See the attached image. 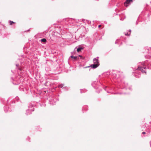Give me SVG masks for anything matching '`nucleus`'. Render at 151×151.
Listing matches in <instances>:
<instances>
[{
	"label": "nucleus",
	"instance_id": "obj_1",
	"mask_svg": "<svg viewBox=\"0 0 151 151\" xmlns=\"http://www.w3.org/2000/svg\"><path fill=\"white\" fill-rule=\"evenodd\" d=\"M141 65H138L137 69H136L135 72L133 73V75L136 78L140 77L141 71L142 73L146 74V69L147 68L151 69V60H147L140 63Z\"/></svg>",
	"mask_w": 151,
	"mask_h": 151
},
{
	"label": "nucleus",
	"instance_id": "obj_2",
	"mask_svg": "<svg viewBox=\"0 0 151 151\" xmlns=\"http://www.w3.org/2000/svg\"><path fill=\"white\" fill-rule=\"evenodd\" d=\"M111 74L113 78L115 79H119L123 77V72L119 71L113 70Z\"/></svg>",
	"mask_w": 151,
	"mask_h": 151
},
{
	"label": "nucleus",
	"instance_id": "obj_3",
	"mask_svg": "<svg viewBox=\"0 0 151 151\" xmlns=\"http://www.w3.org/2000/svg\"><path fill=\"white\" fill-rule=\"evenodd\" d=\"M35 106V102H32L30 103L28 106L29 109L26 110V114L27 115L30 114L32 111H34V107Z\"/></svg>",
	"mask_w": 151,
	"mask_h": 151
},
{
	"label": "nucleus",
	"instance_id": "obj_4",
	"mask_svg": "<svg viewBox=\"0 0 151 151\" xmlns=\"http://www.w3.org/2000/svg\"><path fill=\"white\" fill-rule=\"evenodd\" d=\"M99 58V57H97L96 58H94L93 60V62L94 63L93 64L91 65L90 66L84 67L83 68H89L90 67L93 69H95L97 68L99 65V60H98Z\"/></svg>",
	"mask_w": 151,
	"mask_h": 151
},
{
	"label": "nucleus",
	"instance_id": "obj_5",
	"mask_svg": "<svg viewBox=\"0 0 151 151\" xmlns=\"http://www.w3.org/2000/svg\"><path fill=\"white\" fill-rule=\"evenodd\" d=\"M49 103L51 105H54L55 104L57 101L58 100V98L57 96L52 95L48 98Z\"/></svg>",
	"mask_w": 151,
	"mask_h": 151
},
{
	"label": "nucleus",
	"instance_id": "obj_6",
	"mask_svg": "<svg viewBox=\"0 0 151 151\" xmlns=\"http://www.w3.org/2000/svg\"><path fill=\"white\" fill-rule=\"evenodd\" d=\"M11 99L10 98L8 99L6 101H5L4 99H2V102L3 103V104H6V106H4V111L5 112L11 111L10 109L9 108V107H8V106L7 105V104H9V101H11ZM11 101H10V102Z\"/></svg>",
	"mask_w": 151,
	"mask_h": 151
},
{
	"label": "nucleus",
	"instance_id": "obj_7",
	"mask_svg": "<svg viewBox=\"0 0 151 151\" xmlns=\"http://www.w3.org/2000/svg\"><path fill=\"white\" fill-rule=\"evenodd\" d=\"M145 51L143 52L147 54L146 55H145V57L146 58H151V48H144Z\"/></svg>",
	"mask_w": 151,
	"mask_h": 151
},
{
	"label": "nucleus",
	"instance_id": "obj_8",
	"mask_svg": "<svg viewBox=\"0 0 151 151\" xmlns=\"http://www.w3.org/2000/svg\"><path fill=\"white\" fill-rule=\"evenodd\" d=\"M121 82L120 86L122 88H125L126 89H129L130 90L132 89L131 87L128 86V83L127 82L124 81H122Z\"/></svg>",
	"mask_w": 151,
	"mask_h": 151
},
{
	"label": "nucleus",
	"instance_id": "obj_9",
	"mask_svg": "<svg viewBox=\"0 0 151 151\" xmlns=\"http://www.w3.org/2000/svg\"><path fill=\"white\" fill-rule=\"evenodd\" d=\"M101 85L100 82L98 81H93L91 83V85L95 89L99 88V86Z\"/></svg>",
	"mask_w": 151,
	"mask_h": 151
},
{
	"label": "nucleus",
	"instance_id": "obj_10",
	"mask_svg": "<svg viewBox=\"0 0 151 151\" xmlns=\"http://www.w3.org/2000/svg\"><path fill=\"white\" fill-rule=\"evenodd\" d=\"M111 72L110 73L109 71H107L102 74V76L104 77H107L109 76V75H111Z\"/></svg>",
	"mask_w": 151,
	"mask_h": 151
},
{
	"label": "nucleus",
	"instance_id": "obj_11",
	"mask_svg": "<svg viewBox=\"0 0 151 151\" xmlns=\"http://www.w3.org/2000/svg\"><path fill=\"white\" fill-rule=\"evenodd\" d=\"M132 1V0H126L124 3V5L126 6H127Z\"/></svg>",
	"mask_w": 151,
	"mask_h": 151
},
{
	"label": "nucleus",
	"instance_id": "obj_12",
	"mask_svg": "<svg viewBox=\"0 0 151 151\" xmlns=\"http://www.w3.org/2000/svg\"><path fill=\"white\" fill-rule=\"evenodd\" d=\"M16 65L18 71L19 70L20 71L22 70L21 68L19 67V64H16Z\"/></svg>",
	"mask_w": 151,
	"mask_h": 151
},
{
	"label": "nucleus",
	"instance_id": "obj_13",
	"mask_svg": "<svg viewBox=\"0 0 151 151\" xmlns=\"http://www.w3.org/2000/svg\"><path fill=\"white\" fill-rule=\"evenodd\" d=\"M88 110V106H84L82 108V110L83 111V110L86 111Z\"/></svg>",
	"mask_w": 151,
	"mask_h": 151
},
{
	"label": "nucleus",
	"instance_id": "obj_14",
	"mask_svg": "<svg viewBox=\"0 0 151 151\" xmlns=\"http://www.w3.org/2000/svg\"><path fill=\"white\" fill-rule=\"evenodd\" d=\"M70 58H73V60H76L77 59V56H74L73 55H71L70 56Z\"/></svg>",
	"mask_w": 151,
	"mask_h": 151
},
{
	"label": "nucleus",
	"instance_id": "obj_15",
	"mask_svg": "<svg viewBox=\"0 0 151 151\" xmlns=\"http://www.w3.org/2000/svg\"><path fill=\"white\" fill-rule=\"evenodd\" d=\"M84 48H78L77 49V51L78 52L80 51L81 50L83 49Z\"/></svg>",
	"mask_w": 151,
	"mask_h": 151
},
{
	"label": "nucleus",
	"instance_id": "obj_16",
	"mask_svg": "<svg viewBox=\"0 0 151 151\" xmlns=\"http://www.w3.org/2000/svg\"><path fill=\"white\" fill-rule=\"evenodd\" d=\"M11 78L12 79V80H13V82H12V83H13L14 85H18V84L19 83H18V82H16L15 83V82H14V81L13 79V78H12V77Z\"/></svg>",
	"mask_w": 151,
	"mask_h": 151
},
{
	"label": "nucleus",
	"instance_id": "obj_17",
	"mask_svg": "<svg viewBox=\"0 0 151 151\" xmlns=\"http://www.w3.org/2000/svg\"><path fill=\"white\" fill-rule=\"evenodd\" d=\"M41 41L42 42H43L44 43H45L46 42V40L45 38H43L41 40Z\"/></svg>",
	"mask_w": 151,
	"mask_h": 151
},
{
	"label": "nucleus",
	"instance_id": "obj_18",
	"mask_svg": "<svg viewBox=\"0 0 151 151\" xmlns=\"http://www.w3.org/2000/svg\"><path fill=\"white\" fill-rule=\"evenodd\" d=\"M64 86V84H60L58 86V87L59 88H62Z\"/></svg>",
	"mask_w": 151,
	"mask_h": 151
},
{
	"label": "nucleus",
	"instance_id": "obj_19",
	"mask_svg": "<svg viewBox=\"0 0 151 151\" xmlns=\"http://www.w3.org/2000/svg\"><path fill=\"white\" fill-rule=\"evenodd\" d=\"M45 106H46V104H40V106L41 107H45Z\"/></svg>",
	"mask_w": 151,
	"mask_h": 151
},
{
	"label": "nucleus",
	"instance_id": "obj_20",
	"mask_svg": "<svg viewBox=\"0 0 151 151\" xmlns=\"http://www.w3.org/2000/svg\"><path fill=\"white\" fill-rule=\"evenodd\" d=\"M130 33L129 34L128 33H125V35L126 36H129L130 35Z\"/></svg>",
	"mask_w": 151,
	"mask_h": 151
},
{
	"label": "nucleus",
	"instance_id": "obj_21",
	"mask_svg": "<svg viewBox=\"0 0 151 151\" xmlns=\"http://www.w3.org/2000/svg\"><path fill=\"white\" fill-rule=\"evenodd\" d=\"M15 99L17 101H18L19 99V98L18 96H17L15 98Z\"/></svg>",
	"mask_w": 151,
	"mask_h": 151
},
{
	"label": "nucleus",
	"instance_id": "obj_22",
	"mask_svg": "<svg viewBox=\"0 0 151 151\" xmlns=\"http://www.w3.org/2000/svg\"><path fill=\"white\" fill-rule=\"evenodd\" d=\"M10 24L11 25H12V23H14V22H13L12 21H10Z\"/></svg>",
	"mask_w": 151,
	"mask_h": 151
},
{
	"label": "nucleus",
	"instance_id": "obj_23",
	"mask_svg": "<svg viewBox=\"0 0 151 151\" xmlns=\"http://www.w3.org/2000/svg\"><path fill=\"white\" fill-rule=\"evenodd\" d=\"M75 53V52H74V51H73V52H71V54L72 55H73Z\"/></svg>",
	"mask_w": 151,
	"mask_h": 151
},
{
	"label": "nucleus",
	"instance_id": "obj_24",
	"mask_svg": "<svg viewBox=\"0 0 151 151\" xmlns=\"http://www.w3.org/2000/svg\"><path fill=\"white\" fill-rule=\"evenodd\" d=\"M122 93H114V94H122Z\"/></svg>",
	"mask_w": 151,
	"mask_h": 151
},
{
	"label": "nucleus",
	"instance_id": "obj_25",
	"mask_svg": "<svg viewBox=\"0 0 151 151\" xmlns=\"http://www.w3.org/2000/svg\"><path fill=\"white\" fill-rule=\"evenodd\" d=\"M63 88H66L67 90L68 89V87H64Z\"/></svg>",
	"mask_w": 151,
	"mask_h": 151
},
{
	"label": "nucleus",
	"instance_id": "obj_26",
	"mask_svg": "<svg viewBox=\"0 0 151 151\" xmlns=\"http://www.w3.org/2000/svg\"><path fill=\"white\" fill-rule=\"evenodd\" d=\"M101 89H99V92H98L97 91H96V92H98V93H99V92H100L101 91Z\"/></svg>",
	"mask_w": 151,
	"mask_h": 151
},
{
	"label": "nucleus",
	"instance_id": "obj_27",
	"mask_svg": "<svg viewBox=\"0 0 151 151\" xmlns=\"http://www.w3.org/2000/svg\"><path fill=\"white\" fill-rule=\"evenodd\" d=\"M75 48L74 50L73 51H74V52H75V53L76 52V48Z\"/></svg>",
	"mask_w": 151,
	"mask_h": 151
},
{
	"label": "nucleus",
	"instance_id": "obj_28",
	"mask_svg": "<svg viewBox=\"0 0 151 151\" xmlns=\"http://www.w3.org/2000/svg\"><path fill=\"white\" fill-rule=\"evenodd\" d=\"M146 134V132H143L142 133V134Z\"/></svg>",
	"mask_w": 151,
	"mask_h": 151
},
{
	"label": "nucleus",
	"instance_id": "obj_29",
	"mask_svg": "<svg viewBox=\"0 0 151 151\" xmlns=\"http://www.w3.org/2000/svg\"><path fill=\"white\" fill-rule=\"evenodd\" d=\"M82 89H81L80 90V93H82Z\"/></svg>",
	"mask_w": 151,
	"mask_h": 151
},
{
	"label": "nucleus",
	"instance_id": "obj_30",
	"mask_svg": "<svg viewBox=\"0 0 151 151\" xmlns=\"http://www.w3.org/2000/svg\"><path fill=\"white\" fill-rule=\"evenodd\" d=\"M45 86H47V82H46L45 83Z\"/></svg>",
	"mask_w": 151,
	"mask_h": 151
},
{
	"label": "nucleus",
	"instance_id": "obj_31",
	"mask_svg": "<svg viewBox=\"0 0 151 151\" xmlns=\"http://www.w3.org/2000/svg\"><path fill=\"white\" fill-rule=\"evenodd\" d=\"M150 147H151V141L150 142Z\"/></svg>",
	"mask_w": 151,
	"mask_h": 151
},
{
	"label": "nucleus",
	"instance_id": "obj_32",
	"mask_svg": "<svg viewBox=\"0 0 151 151\" xmlns=\"http://www.w3.org/2000/svg\"><path fill=\"white\" fill-rule=\"evenodd\" d=\"M101 26V25H100L99 26V27H100Z\"/></svg>",
	"mask_w": 151,
	"mask_h": 151
},
{
	"label": "nucleus",
	"instance_id": "obj_33",
	"mask_svg": "<svg viewBox=\"0 0 151 151\" xmlns=\"http://www.w3.org/2000/svg\"><path fill=\"white\" fill-rule=\"evenodd\" d=\"M107 93H111L110 92H109V91H107Z\"/></svg>",
	"mask_w": 151,
	"mask_h": 151
},
{
	"label": "nucleus",
	"instance_id": "obj_34",
	"mask_svg": "<svg viewBox=\"0 0 151 151\" xmlns=\"http://www.w3.org/2000/svg\"><path fill=\"white\" fill-rule=\"evenodd\" d=\"M79 56L80 57H82V56L81 55H79Z\"/></svg>",
	"mask_w": 151,
	"mask_h": 151
},
{
	"label": "nucleus",
	"instance_id": "obj_35",
	"mask_svg": "<svg viewBox=\"0 0 151 151\" xmlns=\"http://www.w3.org/2000/svg\"><path fill=\"white\" fill-rule=\"evenodd\" d=\"M79 47H82L81 46V45H80V46Z\"/></svg>",
	"mask_w": 151,
	"mask_h": 151
},
{
	"label": "nucleus",
	"instance_id": "obj_36",
	"mask_svg": "<svg viewBox=\"0 0 151 151\" xmlns=\"http://www.w3.org/2000/svg\"><path fill=\"white\" fill-rule=\"evenodd\" d=\"M14 103L15 102L13 101L12 102V103Z\"/></svg>",
	"mask_w": 151,
	"mask_h": 151
},
{
	"label": "nucleus",
	"instance_id": "obj_37",
	"mask_svg": "<svg viewBox=\"0 0 151 151\" xmlns=\"http://www.w3.org/2000/svg\"><path fill=\"white\" fill-rule=\"evenodd\" d=\"M129 31L130 32H131V30H129Z\"/></svg>",
	"mask_w": 151,
	"mask_h": 151
},
{
	"label": "nucleus",
	"instance_id": "obj_38",
	"mask_svg": "<svg viewBox=\"0 0 151 151\" xmlns=\"http://www.w3.org/2000/svg\"><path fill=\"white\" fill-rule=\"evenodd\" d=\"M105 90L106 91V89H105Z\"/></svg>",
	"mask_w": 151,
	"mask_h": 151
},
{
	"label": "nucleus",
	"instance_id": "obj_39",
	"mask_svg": "<svg viewBox=\"0 0 151 151\" xmlns=\"http://www.w3.org/2000/svg\"><path fill=\"white\" fill-rule=\"evenodd\" d=\"M115 43L116 44V42H115Z\"/></svg>",
	"mask_w": 151,
	"mask_h": 151
},
{
	"label": "nucleus",
	"instance_id": "obj_40",
	"mask_svg": "<svg viewBox=\"0 0 151 151\" xmlns=\"http://www.w3.org/2000/svg\"><path fill=\"white\" fill-rule=\"evenodd\" d=\"M28 139H29V137H28Z\"/></svg>",
	"mask_w": 151,
	"mask_h": 151
}]
</instances>
